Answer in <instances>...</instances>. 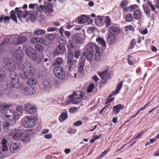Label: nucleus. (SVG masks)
Wrapping results in <instances>:
<instances>
[{
	"label": "nucleus",
	"instance_id": "nucleus-48",
	"mask_svg": "<svg viewBox=\"0 0 159 159\" xmlns=\"http://www.w3.org/2000/svg\"><path fill=\"white\" fill-rule=\"evenodd\" d=\"M63 62V60L62 58L58 57L57 58L55 61V64L60 65H61Z\"/></svg>",
	"mask_w": 159,
	"mask_h": 159
},
{
	"label": "nucleus",
	"instance_id": "nucleus-33",
	"mask_svg": "<svg viewBox=\"0 0 159 159\" xmlns=\"http://www.w3.org/2000/svg\"><path fill=\"white\" fill-rule=\"evenodd\" d=\"M95 23L98 26H101L103 25V21L102 17L100 16H98L95 19Z\"/></svg>",
	"mask_w": 159,
	"mask_h": 159
},
{
	"label": "nucleus",
	"instance_id": "nucleus-44",
	"mask_svg": "<svg viewBox=\"0 0 159 159\" xmlns=\"http://www.w3.org/2000/svg\"><path fill=\"white\" fill-rule=\"evenodd\" d=\"M45 33V31L43 30L37 29L33 32L34 34L37 35H40L43 34Z\"/></svg>",
	"mask_w": 159,
	"mask_h": 159
},
{
	"label": "nucleus",
	"instance_id": "nucleus-9",
	"mask_svg": "<svg viewBox=\"0 0 159 159\" xmlns=\"http://www.w3.org/2000/svg\"><path fill=\"white\" fill-rule=\"evenodd\" d=\"M123 82L122 81H120L118 83L115 91L112 92V94L109 96L107 102H105L106 104H107V102H109L114 100V98H111L112 96V95H116L118 93L120 90L121 89L123 86Z\"/></svg>",
	"mask_w": 159,
	"mask_h": 159
},
{
	"label": "nucleus",
	"instance_id": "nucleus-21",
	"mask_svg": "<svg viewBox=\"0 0 159 159\" xmlns=\"http://www.w3.org/2000/svg\"><path fill=\"white\" fill-rule=\"evenodd\" d=\"M10 149L11 152L13 153H16L20 150V146L17 143H12L10 146Z\"/></svg>",
	"mask_w": 159,
	"mask_h": 159
},
{
	"label": "nucleus",
	"instance_id": "nucleus-45",
	"mask_svg": "<svg viewBox=\"0 0 159 159\" xmlns=\"http://www.w3.org/2000/svg\"><path fill=\"white\" fill-rule=\"evenodd\" d=\"M34 47L36 50L39 52L42 53L44 51V48L41 44H36Z\"/></svg>",
	"mask_w": 159,
	"mask_h": 159
},
{
	"label": "nucleus",
	"instance_id": "nucleus-36",
	"mask_svg": "<svg viewBox=\"0 0 159 159\" xmlns=\"http://www.w3.org/2000/svg\"><path fill=\"white\" fill-rule=\"evenodd\" d=\"M42 38L39 37H34L30 39V42L31 43L35 44L38 43H41L43 42Z\"/></svg>",
	"mask_w": 159,
	"mask_h": 159
},
{
	"label": "nucleus",
	"instance_id": "nucleus-60",
	"mask_svg": "<svg viewBox=\"0 0 159 159\" xmlns=\"http://www.w3.org/2000/svg\"><path fill=\"white\" fill-rule=\"evenodd\" d=\"M53 84L54 87L56 88H57L60 86V81L59 80H56L54 82Z\"/></svg>",
	"mask_w": 159,
	"mask_h": 159
},
{
	"label": "nucleus",
	"instance_id": "nucleus-26",
	"mask_svg": "<svg viewBox=\"0 0 159 159\" xmlns=\"http://www.w3.org/2000/svg\"><path fill=\"white\" fill-rule=\"evenodd\" d=\"M27 39L26 37L25 36H19L17 38V42L14 44L16 45H18L22 44L25 42Z\"/></svg>",
	"mask_w": 159,
	"mask_h": 159
},
{
	"label": "nucleus",
	"instance_id": "nucleus-59",
	"mask_svg": "<svg viewBox=\"0 0 159 159\" xmlns=\"http://www.w3.org/2000/svg\"><path fill=\"white\" fill-rule=\"evenodd\" d=\"M94 86L93 84H91L88 87L87 89V92L88 93H91L93 89Z\"/></svg>",
	"mask_w": 159,
	"mask_h": 159
},
{
	"label": "nucleus",
	"instance_id": "nucleus-29",
	"mask_svg": "<svg viewBox=\"0 0 159 159\" xmlns=\"http://www.w3.org/2000/svg\"><path fill=\"white\" fill-rule=\"evenodd\" d=\"M116 41V37L115 35L109 34L107 38L108 43L110 44H113Z\"/></svg>",
	"mask_w": 159,
	"mask_h": 159
},
{
	"label": "nucleus",
	"instance_id": "nucleus-24",
	"mask_svg": "<svg viewBox=\"0 0 159 159\" xmlns=\"http://www.w3.org/2000/svg\"><path fill=\"white\" fill-rule=\"evenodd\" d=\"M72 40L75 43H82L83 41V39L78 34H74L71 37Z\"/></svg>",
	"mask_w": 159,
	"mask_h": 159
},
{
	"label": "nucleus",
	"instance_id": "nucleus-38",
	"mask_svg": "<svg viewBox=\"0 0 159 159\" xmlns=\"http://www.w3.org/2000/svg\"><path fill=\"white\" fill-rule=\"evenodd\" d=\"M124 105L121 104H118L113 107V110L116 113H118L121 109H123Z\"/></svg>",
	"mask_w": 159,
	"mask_h": 159
},
{
	"label": "nucleus",
	"instance_id": "nucleus-64",
	"mask_svg": "<svg viewBox=\"0 0 159 159\" xmlns=\"http://www.w3.org/2000/svg\"><path fill=\"white\" fill-rule=\"evenodd\" d=\"M58 28L56 27H52L48 28L47 29V31L48 32L54 31L57 30Z\"/></svg>",
	"mask_w": 159,
	"mask_h": 159
},
{
	"label": "nucleus",
	"instance_id": "nucleus-57",
	"mask_svg": "<svg viewBox=\"0 0 159 159\" xmlns=\"http://www.w3.org/2000/svg\"><path fill=\"white\" fill-rule=\"evenodd\" d=\"M23 107L21 105H19L17 107L16 110L20 114V116L21 115V113L22 112Z\"/></svg>",
	"mask_w": 159,
	"mask_h": 159
},
{
	"label": "nucleus",
	"instance_id": "nucleus-47",
	"mask_svg": "<svg viewBox=\"0 0 159 159\" xmlns=\"http://www.w3.org/2000/svg\"><path fill=\"white\" fill-rule=\"evenodd\" d=\"M6 74L5 71L0 67V82L6 77Z\"/></svg>",
	"mask_w": 159,
	"mask_h": 159
},
{
	"label": "nucleus",
	"instance_id": "nucleus-61",
	"mask_svg": "<svg viewBox=\"0 0 159 159\" xmlns=\"http://www.w3.org/2000/svg\"><path fill=\"white\" fill-rule=\"evenodd\" d=\"M81 54V51L79 50H77L74 54V57L76 59H78Z\"/></svg>",
	"mask_w": 159,
	"mask_h": 159
},
{
	"label": "nucleus",
	"instance_id": "nucleus-63",
	"mask_svg": "<svg viewBox=\"0 0 159 159\" xmlns=\"http://www.w3.org/2000/svg\"><path fill=\"white\" fill-rule=\"evenodd\" d=\"M23 11L21 10H20L18 13H17V16L19 19L20 20H21L22 17Z\"/></svg>",
	"mask_w": 159,
	"mask_h": 159
},
{
	"label": "nucleus",
	"instance_id": "nucleus-22",
	"mask_svg": "<svg viewBox=\"0 0 159 159\" xmlns=\"http://www.w3.org/2000/svg\"><path fill=\"white\" fill-rule=\"evenodd\" d=\"M146 2L150 7L152 10L153 11H155V7L154 6L158 8H159V0H154V3H155L154 5H152V2L149 0H147Z\"/></svg>",
	"mask_w": 159,
	"mask_h": 159
},
{
	"label": "nucleus",
	"instance_id": "nucleus-55",
	"mask_svg": "<svg viewBox=\"0 0 159 159\" xmlns=\"http://www.w3.org/2000/svg\"><path fill=\"white\" fill-rule=\"evenodd\" d=\"M128 4V1L127 0H124L122 1L120 3V6L122 8L125 7H126Z\"/></svg>",
	"mask_w": 159,
	"mask_h": 159
},
{
	"label": "nucleus",
	"instance_id": "nucleus-50",
	"mask_svg": "<svg viewBox=\"0 0 159 159\" xmlns=\"http://www.w3.org/2000/svg\"><path fill=\"white\" fill-rule=\"evenodd\" d=\"M126 20L127 22H131L133 20V17L131 14H128L126 15Z\"/></svg>",
	"mask_w": 159,
	"mask_h": 159
},
{
	"label": "nucleus",
	"instance_id": "nucleus-3",
	"mask_svg": "<svg viewBox=\"0 0 159 159\" xmlns=\"http://www.w3.org/2000/svg\"><path fill=\"white\" fill-rule=\"evenodd\" d=\"M22 125L25 128H32L35 125V120L34 118L32 116H25L22 120Z\"/></svg>",
	"mask_w": 159,
	"mask_h": 159
},
{
	"label": "nucleus",
	"instance_id": "nucleus-54",
	"mask_svg": "<svg viewBox=\"0 0 159 159\" xmlns=\"http://www.w3.org/2000/svg\"><path fill=\"white\" fill-rule=\"evenodd\" d=\"M109 151V149L107 148L106 150L104 151V152L101 153L99 156H98L97 158V159H100L102 157L104 156L107 152Z\"/></svg>",
	"mask_w": 159,
	"mask_h": 159
},
{
	"label": "nucleus",
	"instance_id": "nucleus-41",
	"mask_svg": "<svg viewBox=\"0 0 159 159\" xmlns=\"http://www.w3.org/2000/svg\"><path fill=\"white\" fill-rule=\"evenodd\" d=\"M43 56L41 55L35 56V58L33 60L35 61L36 63L38 64H39L41 63L43 60Z\"/></svg>",
	"mask_w": 159,
	"mask_h": 159
},
{
	"label": "nucleus",
	"instance_id": "nucleus-1",
	"mask_svg": "<svg viewBox=\"0 0 159 159\" xmlns=\"http://www.w3.org/2000/svg\"><path fill=\"white\" fill-rule=\"evenodd\" d=\"M86 50L84 55L88 60L92 61L93 54L95 52L94 59L98 61H100V49L96 44L93 43H89L86 46Z\"/></svg>",
	"mask_w": 159,
	"mask_h": 159
},
{
	"label": "nucleus",
	"instance_id": "nucleus-16",
	"mask_svg": "<svg viewBox=\"0 0 159 159\" xmlns=\"http://www.w3.org/2000/svg\"><path fill=\"white\" fill-rule=\"evenodd\" d=\"M108 31L110 34L116 36L120 33V29L118 27L111 26L109 28Z\"/></svg>",
	"mask_w": 159,
	"mask_h": 159
},
{
	"label": "nucleus",
	"instance_id": "nucleus-18",
	"mask_svg": "<svg viewBox=\"0 0 159 159\" xmlns=\"http://www.w3.org/2000/svg\"><path fill=\"white\" fill-rule=\"evenodd\" d=\"M23 90L26 95H32L35 93L34 88L32 86H29L25 87Z\"/></svg>",
	"mask_w": 159,
	"mask_h": 159
},
{
	"label": "nucleus",
	"instance_id": "nucleus-4",
	"mask_svg": "<svg viewBox=\"0 0 159 159\" xmlns=\"http://www.w3.org/2000/svg\"><path fill=\"white\" fill-rule=\"evenodd\" d=\"M2 65L5 69L11 72L14 71L16 68V65L11 59L8 58L4 59L3 60Z\"/></svg>",
	"mask_w": 159,
	"mask_h": 159
},
{
	"label": "nucleus",
	"instance_id": "nucleus-19",
	"mask_svg": "<svg viewBox=\"0 0 159 159\" xmlns=\"http://www.w3.org/2000/svg\"><path fill=\"white\" fill-rule=\"evenodd\" d=\"M69 98L72 99L70 101L73 104H77L81 101V99L77 97V95L75 92L69 96Z\"/></svg>",
	"mask_w": 159,
	"mask_h": 159
},
{
	"label": "nucleus",
	"instance_id": "nucleus-40",
	"mask_svg": "<svg viewBox=\"0 0 159 159\" xmlns=\"http://www.w3.org/2000/svg\"><path fill=\"white\" fill-rule=\"evenodd\" d=\"M60 45H65L66 43V39L62 35L59 37L57 39Z\"/></svg>",
	"mask_w": 159,
	"mask_h": 159
},
{
	"label": "nucleus",
	"instance_id": "nucleus-13",
	"mask_svg": "<svg viewBox=\"0 0 159 159\" xmlns=\"http://www.w3.org/2000/svg\"><path fill=\"white\" fill-rule=\"evenodd\" d=\"M67 64L68 66L69 70L72 71L74 70L77 66V61L72 60L71 58L68 59Z\"/></svg>",
	"mask_w": 159,
	"mask_h": 159
},
{
	"label": "nucleus",
	"instance_id": "nucleus-27",
	"mask_svg": "<svg viewBox=\"0 0 159 159\" xmlns=\"http://www.w3.org/2000/svg\"><path fill=\"white\" fill-rule=\"evenodd\" d=\"M133 15L134 18L136 20H139L142 16V13L140 10L137 9L134 12Z\"/></svg>",
	"mask_w": 159,
	"mask_h": 159
},
{
	"label": "nucleus",
	"instance_id": "nucleus-52",
	"mask_svg": "<svg viewBox=\"0 0 159 159\" xmlns=\"http://www.w3.org/2000/svg\"><path fill=\"white\" fill-rule=\"evenodd\" d=\"M136 43V40L135 39H132L131 42V45L129 47V49H132L134 48Z\"/></svg>",
	"mask_w": 159,
	"mask_h": 159
},
{
	"label": "nucleus",
	"instance_id": "nucleus-49",
	"mask_svg": "<svg viewBox=\"0 0 159 159\" xmlns=\"http://www.w3.org/2000/svg\"><path fill=\"white\" fill-rule=\"evenodd\" d=\"M42 39H43V42L41 43V44H43L45 45H48L50 44L51 43V41L49 40L47 38V39H45L42 38Z\"/></svg>",
	"mask_w": 159,
	"mask_h": 159
},
{
	"label": "nucleus",
	"instance_id": "nucleus-39",
	"mask_svg": "<svg viewBox=\"0 0 159 159\" xmlns=\"http://www.w3.org/2000/svg\"><path fill=\"white\" fill-rule=\"evenodd\" d=\"M34 76H31L32 77L31 78L29 79L27 81V83L30 85H34L35 84L37 83V79L35 78L34 77Z\"/></svg>",
	"mask_w": 159,
	"mask_h": 159
},
{
	"label": "nucleus",
	"instance_id": "nucleus-25",
	"mask_svg": "<svg viewBox=\"0 0 159 159\" xmlns=\"http://www.w3.org/2000/svg\"><path fill=\"white\" fill-rule=\"evenodd\" d=\"M90 19L89 16H86L83 15L78 17V23L80 24H84L86 23Z\"/></svg>",
	"mask_w": 159,
	"mask_h": 159
},
{
	"label": "nucleus",
	"instance_id": "nucleus-56",
	"mask_svg": "<svg viewBox=\"0 0 159 159\" xmlns=\"http://www.w3.org/2000/svg\"><path fill=\"white\" fill-rule=\"evenodd\" d=\"M78 111V108L77 107H74L70 108L68 110L69 112L71 113H73L76 112Z\"/></svg>",
	"mask_w": 159,
	"mask_h": 159
},
{
	"label": "nucleus",
	"instance_id": "nucleus-15",
	"mask_svg": "<svg viewBox=\"0 0 159 159\" xmlns=\"http://www.w3.org/2000/svg\"><path fill=\"white\" fill-rule=\"evenodd\" d=\"M66 51V47L64 45H58L53 52L55 56H57L60 54L64 53Z\"/></svg>",
	"mask_w": 159,
	"mask_h": 159
},
{
	"label": "nucleus",
	"instance_id": "nucleus-35",
	"mask_svg": "<svg viewBox=\"0 0 159 159\" xmlns=\"http://www.w3.org/2000/svg\"><path fill=\"white\" fill-rule=\"evenodd\" d=\"M143 7L144 12L147 17L150 18V11L148 7L145 4L143 5Z\"/></svg>",
	"mask_w": 159,
	"mask_h": 159
},
{
	"label": "nucleus",
	"instance_id": "nucleus-37",
	"mask_svg": "<svg viewBox=\"0 0 159 159\" xmlns=\"http://www.w3.org/2000/svg\"><path fill=\"white\" fill-rule=\"evenodd\" d=\"M6 116H20V114L18 112H14L13 110L8 109L7 111L5 114Z\"/></svg>",
	"mask_w": 159,
	"mask_h": 159
},
{
	"label": "nucleus",
	"instance_id": "nucleus-34",
	"mask_svg": "<svg viewBox=\"0 0 159 159\" xmlns=\"http://www.w3.org/2000/svg\"><path fill=\"white\" fill-rule=\"evenodd\" d=\"M68 117L67 112H64L61 114L59 117V121L62 122L66 120Z\"/></svg>",
	"mask_w": 159,
	"mask_h": 159
},
{
	"label": "nucleus",
	"instance_id": "nucleus-31",
	"mask_svg": "<svg viewBox=\"0 0 159 159\" xmlns=\"http://www.w3.org/2000/svg\"><path fill=\"white\" fill-rule=\"evenodd\" d=\"M84 61L83 60H81L79 63L78 72L82 75L84 73Z\"/></svg>",
	"mask_w": 159,
	"mask_h": 159
},
{
	"label": "nucleus",
	"instance_id": "nucleus-43",
	"mask_svg": "<svg viewBox=\"0 0 159 159\" xmlns=\"http://www.w3.org/2000/svg\"><path fill=\"white\" fill-rule=\"evenodd\" d=\"M3 92L10 97H12L13 96L12 92L11 90V88L8 87L7 89H5L3 90Z\"/></svg>",
	"mask_w": 159,
	"mask_h": 159
},
{
	"label": "nucleus",
	"instance_id": "nucleus-53",
	"mask_svg": "<svg viewBox=\"0 0 159 159\" xmlns=\"http://www.w3.org/2000/svg\"><path fill=\"white\" fill-rule=\"evenodd\" d=\"M106 26L108 27L111 25V20L109 16H107L106 18Z\"/></svg>",
	"mask_w": 159,
	"mask_h": 159
},
{
	"label": "nucleus",
	"instance_id": "nucleus-12",
	"mask_svg": "<svg viewBox=\"0 0 159 159\" xmlns=\"http://www.w3.org/2000/svg\"><path fill=\"white\" fill-rule=\"evenodd\" d=\"M12 125V124L8 122H2L0 121V133L9 131Z\"/></svg>",
	"mask_w": 159,
	"mask_h": 159
},
{
	"label": "nucleus",
	"instance_id": "nucleus-2",
	"mask_svg": "<svg viewBox=\"0 0 159 159\" xmlns=\"http://www.w3.org/2000/svg\"><path fill=\"white\" fill-rule=\"evenodd\" d=\"M18 67L19 69L24 71L23 73L20 74V75L23 79H27L29 77L34 76L35 74V70L34 66L28 62H25L23 65L19 64Z\"/></svg>",
	"mask_w": 159,
	"mask_h": 159
},
{
	"label": "nucleus",
	"instance_id": "nucleus-28",
	"mask_svg": "<svg viewBox=\"0 0 159 159\" xmlns=\"http://www.w3.org/2000/svg\"><path fill=\"white\" fill-rule=\"evenodd\" d=\"M11 105L4 102H0V113H2L5 110L9 108Z\"/></svg>",
	"mask_w": 159,
	"mask_h": 159
},
{
	"label": "nucleus",
	"instance_id": "nucleus-17",
	"mask_svg": "<svg viewBox=\"0 0 159 159\" xmlns=\"http://www.w3.org/2000/svg\"><path fill=\"white\" fill-rule=\"evenodd\" d=\"M24 133L20 130L16 129L14 130L13 135V138L16 140H20Z\"/></svg>",
	"mask_w": 159,
	"mask_h": 159
},
{
	"label": "nucleus",
	"instance_id": "nucleus-6",
	"mask_svg": "<svg viewBox=\"0 0 159 159\" xmlns=\"http://www.w3.org/2000/svg\"><path fill=\"white\" fill-rule=\"evenodd\" d=\"M37 10L39 12L44 11L46 13H51L53 11V6L51 3H48L47 5H40L37 7Z\"/></svg>",
	"mask_w": 159,
	"mask_h": 159
},
{
	"label": "nucleus",
	"instance_id": "nucleus-32",
	"mask_svg": "<svg viewBox=\"0 0 159 159\" xmlns=\"http://www.w3.org/2000/svg\"><path fill=\"white\" fill-rule=\"evenodd\" d=\"M20 116L16 115V116H6V118L7 120L9 121H14V122L16 123V120L19 118Z\"/></svg>",
	"mask_w": 159,
	"mask_h": 159
},
{
	"label": "nucleus",
	"instance_id": "nucleus-8",
	"mask_svg": "<svg viewBox=\"0 0 159 159\" xmlns=\"http://www.w3.org/2000/svg\"><path fill=\"white\" fill-rule=\"evenodd\" d=\"M55 75L58 78L63 80L65 78V72L63 68L60 66L55 67L54 69Z\"/></svg>",
	"mask_w": 159,
	"mask_h": 159
},
{
	"label": "nucleus",
	"instance_id": "nucleus-62",
	"mask_svg": "<svg viewBox=\"0 0 159 159\" xmlns=\"http://www.w3.org/2000/svg\"><path fill=\"white\" fill-rule=\"evenodd\" d=\"M125 29L126 31H128V30H132L134 28L132 25H130L125 26Z\"/></svg>",
	"mask_w": 159,
	"mask_h": 159
},
{
	"label": "nucleus",
	"instance_id": "nucleus-5",
	"mask_svg": "<svg viewBox=\"0 0 159 159\" xmlns=\"http://www.w3.org/2000/svg\"><path fill=\"white\" fill-rule=\"evenodd\" d=\"M10 77L11 78V83L13 87L19 88L20 86V83L19 80L18 76L16 72L12 71L11 73Z\"/></svg>",
	"mask_w": 159,
	"mask_h": 159
},
{
	"label": "nucleus",
	"instance_id": "nucleus-7",
	"mask_svg": "<svg viewBox=\"0 0 159 159\" xmlns=\"http://www.w3.org/2000/svg\"><path fill=\"white\" fill-rule=\"evenodd\" d=\"M11 53L13 55V57L16 59L17 61H21L23 59V54L21 46L15 48L11 52Z\"/></svg>",
	"mask_w": 159,
	"mask_h": 159
},
{
	"label": "nucleus",
	"instance_id": "nucleus-10",
	"mask_svg": "<svg viewBox=\"0 0 159 159\" xmlns=\"http://www.w3.org/2000/svg\"><path fill=\"white\" fill-rule=\"evenodd\" d=\"M42 87L44 91L47 92L50 90L53 87V84L49 79H45L42 83Z\"/></svg>",
	"mask_w": 159,
	"mask_h": 159
},
{
	"label": "nucleus",
	"instance_id": "nucleus-46",
	"mask_svg": "<svg viewBox=\"0 0 159 159\" xmlns=\"http://www.w3.org/2000/svg\"><path fill=\"white\" fill-rule=\"evenodd\" d=\"M96 41L98 43L100 44L103 47H104L106 46L105 42L102 38L98 37L97 38Z\"/></svg>",
	"mask_w": 159,
	"mask_h": 159
},
{
	"label": "nucleus",
	"instance_id": "nucleus-20",
	"mask_svg": "<svg viewBox=\"0 0 159 159\" xmlns=\"http://www.w3.org/2000/svg\"><path fill=\"white\" fill-rule=\"evenodd\" d=\"M107 71L105 70L103 71L98 72V74L101 78H102V80H104L105 81H106L108 78L110 79L111 75L110 74L108 73L107 75Z\"/></svg>",
	"mask_w": 159,
	"mask_h": 159
},
{
	"label": "nucleus",
	"instance_id": "nucleus-51",
	"mask_svg": "<svg viewBox=\"0 0 159 159\" xmlns=\"http://www.w3.org/2000/svg\"><path fill=\"white\" fill-rule=\"evenodd\" d=\"M47 38L49 40H53L55 39V36L53 34H48L46 35Z\"/></svg>",
	"mask_w": 159,
	"mask_h": 159
},
{
	"label": "nucleus",
	"instance_id": "nucleus-42",
	"mask_svg": "<svg viewBox=\"0 0 159 159\" xmlns=\"http://www.w3.org/2000/svg\"><path fill=\"white\" fill-rule=\"evenodd\" d=\"M10 18H11L13 21H14L16 23L17 22V17L16 15L15 11L14 10H12L10 12Z\"/></svg>",
	"mask_w": 159,
	"mask_h": 159
},
{
	"label": "nucleus",
	"instance_id": "nucleus-30",
	"mask_svg": "<svg viewBox=\"0 0 159 159\" xmlns=\"http://www.w3.org/2000/svg\"><path fill=\"white\" fill-rule=\"evenodd\" d=\"M7 141L5 139L3 138L1 141V145L2 147V150L3 152L7 151L8 150V148L7 146Z\"/></svg>",
	"mask_w": 159,
	"mask_h": 159
},
{
	"label": "nucleus",
	"instance_id": "nucleus-58",
	"mask_svg": "<svg viewBox=\"0 0 159 159\" xmlns=\"http://www.w3.org/2000/svg\"><path fill=\"white\" fill-rule=\"evenodd\" d=\"M149 103H148L145 104L143 107L140 108L136 112L137 114H139L141 111L145 109L147 107Z\"/></svg>",
	"mask_w": 159,
	"mask_h": 159
},
{
	"label": "nucleus",
	"instance_id": "nucleus-23",
	"mask_svg": "<svg viewBox=\"0 0 159 159\" xmlns=\"http://www.w3.org/2000/svg\"><path fill=\"white\" fill-rule=\"evenodd\" d=\"M30 135L27 133H24L20 139L22 142L24 143H28L30 140Z\"/></svg>",
	"mask_w": 159,
	"mask_h": 159
},
{
	"label": "nucleus",
	"instance_id": "nucleus-14",
	"mask_svg": "<svg viewBox=\"0 0 159 159\" xmlns=\"http://www.w3.org/2000/svg\"><path fill=\"white\" fill-rule=\"evenodd\" d=\"M26 53L28 56L32 60L35 58V57L37 55L36 51L33 48L30 47L26 48Z\"/></svg>",
	"mask_w": 159,
	"mask_h": 159
},
{
	"label": "nucleus",
	"instance_id": "nucleus-11",
	"mask_svg": "<svg viewBox=\"0 0 159 159\" xmlns=\"http://www.w3.org/2000/svg\"><path fill=\"white\" fill-rule=\"evenodd\" d=\"M24 107L25 111L28 114H34L37 111V108L34 105L30 103L25 104Z\"/></svg>",
	"mask_w": 159,
	"mask_h": 159
}]
</instances>
